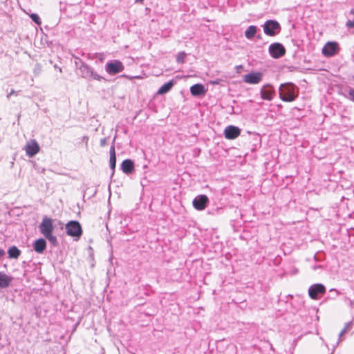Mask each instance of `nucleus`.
Segmentation results:
<instances>
[{"mask_svg": "<svg viewBox=\"0 0 354 354\" xmlns=\"http://www.w3.org/2000/svg\"><path fill=\"white\" fill-rule=\"evenodd\" d=\"M279 90V97L283 102H292L298 95L297 87L291 82L281 84Z\"/></svg>", "mask_w": 354, "mask_h": 354, "instance_id": "obj_1", "label": "nucleus"}, {"mask_svg": "<svg viewBox=\"0 0 354 354\" xmlns=\"http://www.w3.org/2000/svg\"><path fill=\"white\" fill-rule=\"evenodd\" d=\"M65 228L67 235L75 238V240L79 239L82 234V226L77 221H68Z\"/></svg>", "mask_w": 354, "mask_h": 354, "instance_id": "obj_2", "label": "nucleus"}, {"mask_svg": "<svg viewBox=\"0 0 354 354\" xmlns=\"http://www.w3.org/2000/svg\"><path fill=\"white\" fill-rule=\"evenodd\" d=\"M263 26L265 34L268 36H275L281 30L279 23L272 19L266 21Z\"/></svg>", "mask_w": 354, "mask_h": 354, "instance_id": "obj_3", "label": "nucleus"}, {"mask_svg": "<svg viewBox=\"0 0 354 354\" xmlns=\"http://www.w3.org/2000/svg\"><path fill=\"white\" fill-rule=\"evenodd\" d=\"M53 220L48 216H45L43 217L41 223H40L39 228L41 233L44 236H47V235L53 233L54 227L53 225Z\"/></svg>", "mask_w": 354, "mask_h": 354, "instance_id": "obj_4", "label": "nucleus"}, {"mask_svg": "<svg viewBox=\"0 0 354 354\" xmlns=\"http://www.w3.org/2000/svg\"><path fill=\"white\" fill-rule=\"evenodd\" d=\"M268 51L270 56L274 59H279L286 54L285 47L279 42L270 44Z\"/></svg>", "mask_w": 354, "mask_h": 354, "instance_id": "obj_5", "label": "nucleus"}, {"mask_svg": "<svg viewBox=\"0 0 354 354\" xmlns=\"http://www.w3.org/2000/svg\"><path fill=\"white\" fill-rule=\"evenodd\" d=\"M122 63L119 60L110 61L106 64L105 70L109 75H116L124 70Z\"/></svg>", "mask_w": 354, "mask_h": 354, "instance_id": "obj_6", "label": "nucleus"}, {"mask_svg": "<svg viewBox=\"0 0 354 354\" xmlns=\"http://www.w3.org/2000/svg\"><path fill=\"white\" fill-rule=\"evenodd\" d=\"M325 292L326 288L322 283L313 284L308 288L309 297L313 299H317L319 295H324Z\"/></svg>", "mask_w": 354, "mask_h": 354, "instance_id": "obj_7", "label": "nucleus"}, {"mask_svg": "<svg viewBox=\"0 0 354 354\" xmlns=\"http://www.w3.org/2000/svg\"><path fill=\"white\" fill-rule=\"evenodd\" d=\"M208 203L209 198L206 195L204 194L196 196L192 201L194 207L198 211L204 210L206 208Z\"/></svg>", "mask_w": 354, "mask_h": 354, "instance_id": "obj_8", "label": "nucleus"}, {"mask_svg": "<svg viewBox=\"0 0 354 354\" xmlns=\"http://www.w3.org/2000/svg\"><path fill=\"white\" fill-rule=\"evenodd\" d=\"M338 44L335 41H328L322 48V53L326 57H331L337 53Z\"/></svg>", "mask_w": 354, "mask_h": 354, "instance_id": "obj_9", "label": "nucleus"}, {"mask_svg": "<svg viewBox=\"0 0 354 354\" xmlns=\"http://www.w3.org/2000/svg\"><path fill=\"white\" fill-rule=\"evenodd\" d=\"M263 78V73L261 72H251L243 75V81L248 84H257Z\"/></svg>", "mask_w": 354, "mask_h": 354, "instance_id": "obj_10", "label": "nucleus"}, {"mask_svg": "<svg viewBox=\"0 0 354 354\" xmlns=\"http://www.w3.org/2000/svg\"><path fill=\"white\" fill-rule=\"evenodd\" d=\"M75 63L78 71L77 74L82 78H88L90 66L79 58H76Z\"/></svg>", "mask_w": 354, "mask_h": 354, "instance_id": "obj_11", "label": "nucleus"}, {"mask_svg": "<svg viewBox=\"0 0 354 354\" xmlns=\"http://www.w3.org/2000/svg\"><path fill=\"white\" fill-rule=\"evenodd\" d=\"M241 133V129L234 125L227 126L224 130V136L228 140L236 138Z\"/></svg>", "mask_w": 354, "mask_h": 354, "instance_id": "obj_12", "label": "nucleus"}, {"mask_svg": "<svg viewBox=\"0 0 354 354\" xmlns=\"http://www.w3.org/2000/svg\"><path fill=\"white\" fill-rule=\"evenodd\" d=\"M39 144L35 140H31L25 147L26 154L29 157L35 156L39 151Z\"/></svg>", "mask_w": 354, "mask_h": 354, "instance_id": "obj_13", "label": "nucleus"}, {"mask_svg": "<svg viewBox=\"0 0 354 354\" xmlns=\"http://www.w3.org/2000/svg\"><path fill=\"white\" fill-rule=\"evenodd\" d=\"M274 90L270 85H266L261 89V97L266 100H271L273 98Z\"/></svg>", "mask_w": 354, "mask_h": 354, "instance_id": "obj_14", "label": "nucleus"}, {"mask_svg": "<svg viewBox=\"0 0 354 354\" xmlns=\"http://www.w3.org/2000/svg\"><path fill=\"white\" fill-rule=\"evenodd\" d=\"M121 169L126 174H130L134 171V162L131 159H126L121 164Z\"/></svg>", "mask_w": 354, "mask_h": 354, "instance_id": "obj_15", "label": "nucleus"}, {"mask_svg": "<svg viewBox=\"0 0 354 354\" xmlns=\"http://www.w3.org/2000/svg\"><path fill=\"white\" fill-rule=\"evenodd\" d=\"M190 93L193 96H200L205 95L206 89L201 84H196L191 86Z\"/></svg>", "mask_w": 354, "mask_h": 354, "instance_id": "obj_16", "label": "nucleus"}, {"mask_svg": "<svg viewBox=\"0 0 354 354\" xmlns=\"http://www.w3.org/2000/svg\"><path fill=\"white\" fill-rule=\"evenodd\" d=\"M33 248L37 253L41 254L46 248V241L44 239L40 238L33 243Z\"/></svg>", "mask_w": 354, "mask_h": 354, "instance_id": "obj_17", "label": "nucleus"}, {"mask_svg": "<svg viewBox=\"0 0 354 354\" xmlns=\"http://www.w3.org/2000/svg\"><path fill=\"white\" fill-rule=\"evenodd\" d=\"M110 160L109 165L110 168L112 170V176L114 174L115 169L116 167V154L114 145H112L110 147Z\"/></svg>", "mask_w": 354, "mask_h": 354, "instance_id": "obj_18", "label": "nucleus"}, {"mask_svg": "<svg viewBox=\"0 0 354 354\" xmlns=\"http://www.w3.org/2000/svg\"><path fill=\"white\" fill-rule=\"evenodd\" d=\"M12 281L11 276L7 275L4 272H0V288H8Z\"/></svg>", "mask_w": 354, "mask_h": 354, "instance_id": "obj_19", "label": "nucleus"}, {"mask_svg": "<svg viewBox=\"0 0 354 354\" xmlns=\"http://www.w3.org/2000/svg\"><path fill=\"white\" fill-rule=\"evenodd\" d=\"M174 81L170 80L167 83L164 84L158 91L157 93L159 95H163L168 93L174 86Z\"/></svg>", "mask_w": 354, "mask_h": 354, "instance_id": "obj_20", "label": "nucleus"}, {"mask_svg": "<svg viewBox=\"0 0 354 354\" xmlns=\"http://www.w3.org/2000/svg\"><path fill=\"white\" fill-rule=\"evenodd\" d=\"M86 80H97V81H102V80H106L102 76L100 75L97 72L94 71V69L90 66L88 78Z\"/></svg>", "mask_w": 354, "mask_h": 354, "instance_id": "obj_21", "label": "nucleus"}, {"mask_svg": "<svg viewBox=\"0 0 354 354\" xmlns=\"http://www.w3.org/2000/svg\"><path fill=\"white\" fill-rule=\"evenodd\" d=\"M257 27L256 26H250L245 32V36L248 39H252L257 32Z\"/></svg>", "mask_w": 354, "mask_h": 354, "instance_id": "obj_22", "label": "nucleus"}, {"mask_svg": "<svg viewBox=\"0 0 354 354\" xmlns=\"http://www.w3.org/2000/svg\"><path fill=\"white\" fill-rule=\"evenodd\" d=\"M8 254L9 258L17 259L21 254V251L16 246H12L9 248Z\"/></svg>", "mask_w": 354, "mask_h": 354, "instance_id": "obj_23", "label": "nucleus"}, {"mask_svg": "<svg viewBox=\"0 0 354 354\" xmlns=\"http://www.w3.org/2000/svg\"><path fill=\"white\" fill-rule=\"evenodd\" d=\"M351 326H352L351 322H348L345 324L344 328L341 330V332L339 334V341L342 340V339H341L342 336L344 334H345L348 330H349L350 328H351Z\"/></svg>", "mask_w": 354, "mask_h": 354, "instance_id": "obj_24", "label": "nucleus"}, {"mask_svg": "<svg viewBox=\"0 0 354 354\" xmlns=\"http://www.w3.org/2000/svg\"><path fill=\"white\" fill-rule=\"evenodd\" d=\"M44 237L47 239L53 245L56 246L58 244L57 239L55 236L53 235V233Z\"/></svg>", "mask_w": 354, "mask_h": 354, "instance_id": "obj_25", "label": "nucleus"}, {"mask_svg": "<svg viewBox=\"0 0 354 354\" xmlns=\"http://www.w3.org/2000/svg\"><path fill=\"white\" fill-rule=\"evenodd\" d=\"M30 17L31 18V19L37 25H40L41 21V19H40V17L39 16L36 14V13H32L31 15H30Z\"/></svg>", "mask_w": 354, "mask_h": 354, "instance_id": "obj_26", "label": "nucleus"}, {"mask_svg": "<svg viewBox=\"0 0 354 354\" xmlns=\"http://www.w3.org/2000/svg\"><path fill=\"white\" fill-rule=\"evenodd\" d=\"M185 57L186 54L184 52L179 53L176 57V62L180 64L184 63Z\"/></svg>", "mask_w": 354, "mask_h": 354, "instance_id": "obj_27", "label": "nucleus"}, {"mask_svg": "<svg viewBox=\"0 0 354 354\" xmlns=\"http://www.w3.org/2000/svg\"><path fill=\"white\" fill-rule=\"evenodd\" d=\"M41 71V66L39 64H37L34 67L33 73L35 74V76H37L40 74Z\"/></svg>", "mask_w": 354, "mask_h": 354, "instance_id": "obj_28", "label": "nucleus"}, {"mask_svg": "<svg viewBox=\"0 0 354 354\" xmlns=\"http://www.w3.org/2000/svg\"><path fill=\"white\" fill-rule=\"evenodd\" d=\"M349 99L354 102V88H351L348 91Z\"/></svg>", "mask_w": 354, "mask_h": 354, "instance_id": "obj_29", "label": "nucleus"}, {"mask_svg": "<svg viewBox=\"0 0 354 354\" xmlns=\"http://www.w3.org/2000/svg\"><path fill=\"white\" fill-rule=\"evenodd\" d=\"M346 26L347 28H354V20L351 21V20H348L346 24Z\"/></svg>", "mask_w": 354, "mask_h": 354, "instance_id": "obj_30", "label": "nucleus"}, {"mask_svg": "<svg viewBox=\"0 0 354 354\" xmlns=\"http://www.w3.org/2000/svg\"><path fill=\"white\" fill-rule=\"evenodd\" d=\"M108 138H104L101 139L100 140V146L101 147H105L107 145Z\"/></svg>", "mask_w": 354, "mask_h": 354, "instance_id": "obj_31", "label": "nucleus"}, {"mask_svg": "<svg viewBox=\"0 0 354 354\" xmlns=\"http://www.w3.org/2000/svg\"><path fill=\"white\" fill-rule=\"evenodd\" d=\"M19 91H15V90L12 89L11 91L7 95V98L10 99V96L12 95H17Z\"/></svg>", "mask_w": 354, "mask_h": 354, "instance_id": "obj_32", "label": "nucleus"}, {"mask_svg": "<svg viewBox=\"0 0 354 354\" xmlns=\"http://www.w3.org/2000/svg\"><path fill=\"white\" fill-rule=\"evenodd\" d=\"M330 292H335V296H337V295H339V292H338L337 290H336L335 289H331V290H330Z\"/></svg>", "mask_w": 354, "mask_h": 354, "instance_id": "obj_33", "label": "nucleus"}, {"mask_svg": "<svg viewBox=\"0 0 354 354\" xmlns=\"http://www.w3.org/2000/svg\"><path fill=\"white\" fill-rule=\"evenodd\" d=\"M5 254V251L3 249L0 248V257H2Z\"/></svg>", "mask_w": 354, "mask_h": 354, "instance_id": "obj_34", "label": "nucleus"}, {"mask_svg": "<svg viewBox=\"0 0 354 354\" xmlns=\"http://www.w3.org/2000/svg\"><path fill=\"white\" fill-rule=\"evenodd\" d=\"M349 301L351 306L354 307V300H349Z\"/></svg>", "mask_w": 354, "mask_h": 354, "instance_id": "obj_35", "label": "nucleus"}, {"mask_svg": "<svg viewBox=\"0 0 354 354\" xmlns=\"http://www.w3.org/2000/svg\"><path fill=\"white\" fill-rule=\"evenodd\" d=\"M350 14L354 15V9H351L350 11Z\"/></svg>", "mask_w": 354, "mask_h": 354, "instance_id": "obj_36", "label": "nucleus"}, {"mask_svg": "<svg viewBox=\"0 0 354 354\" xmlns=\"http://www.w3.org/2000/svg\"><path fill=\"white\" fill-rule=\"evenodd\" d=\"M321 268V266H315V267L313 268V269H314V270H315V269H317V268Z\"/></svg>", "mask_w": 354, "mask_h": 354, "instance_id": "obj_37", "label": "nucleus"}, {"mask_svg": "<svg viewBox=\"0 0 354 354\" xmlns=\"http://www.w3.org/2000/svg\"><path fill=\"white\" fill-rule=\"evenodd\" d=\"M136 2H140V3H142L144 0H135Z\"/></svg>", "mask_w": 354, "mask_h": 354, "instance_id": "obj_38", "label": "nucleus"}, {"mask_svg": "<svg viewBox=\"0 0 354 354\" xmlns=\"http://www.w3.org/2000/svg\"><path fill=\"white\" fill-rule=\"evenodd\" d=\"M257 38H258V39H261V35H257Z\"/></svg>", "mask_w": 354, "mask_h": 354, "instance_id": "obj_39", "label": "nucleus"}, {"mask_svg": "<svg viewBox=\"0 0 354 354\" xmlns=\"http://www.w3.org/2000/svg\"><path fill=\"white\" fill-rule=\"evenodd\" d=\"M115 139H116V137H114V139H113V144H112V145H114Z\"/></svg>", "mask_w": 354, "mask_h": 354, "instance_id": "obj_40", "label": "nucleus"}]
</instances>
